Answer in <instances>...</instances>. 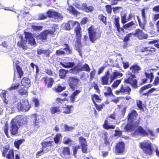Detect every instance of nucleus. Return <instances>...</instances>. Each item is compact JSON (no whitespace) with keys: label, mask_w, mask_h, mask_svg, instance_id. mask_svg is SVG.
Wrapping results in <instances>:
<instances>
[{"label":"nucleus","mask_w":159,"mask_h":159,"mask_svg":"<svg viewBox=\"0 0 159 159\" xmlns=\"http://www.w3.org/2000/svg\"><path fill=\"white\" fill-rule=\"evenodd\" d=\"M27 122L26 120L21 121V120H20L17 117L12 119L10 122V132L11 135H16L19 133L20 128L25 125Z\"/></svg>","instance_id":"nucleus-1"},{"label":"nucleus","mask_w":159,"mask_h":159,"mask_svg":"<svg viewBox=\"0 0 159 159\" xmlns=\"http://www.w3.org/2000/svg\"><path fill=\"white\" fill-rule=\"evenodd\" d=\"M70 23L72 28L76 25V27L74 28V31L75 34L76 42L80 45L81 44V39L82 38V28L80 26V23L77 21H74L72 20H69Z\"/></svg>","instance_id":"nucleus-2"},{"label":"nucleus","mask_w":159,"mask_h":159,"mask_svg":"<svg viewBox=\"0 0 159 159\" xmlns=\"http://www.w3.org/2000/svg\"><path fill=\"white\" fill-rule=\"evenodd\" d=\"M87 30L89 40L92 43H95L96 40L101 38L102 31L99 30L97 31L93 25H91L88 28Z\"/></svg>","instance_id":"nucleus-3"},{"label":"nucleus","mask_w":159,"mask_h":159,"mask_svg":"<svg viewBox=\"0 0 159 159\" xmlns=\"http://www.w3.org/2000/svg\"><path fill=\"white\" fill-rule=\"evenodd\" d=\"M122 73L116 70L112 73V75L110 76V78L104 76H102L100 78L101 84L103 85H109L118 76L122 77Z\"/></svg>","instance_id":"nucleus-4"},{"label":"nucleus","mask_w":159,"mask_h":159,"mask_svg":"<svg viewBox=\"0 0 159 159\" xmlns=\"http://www.w3.org/2000/svg\"><path fill=\"white\" fill-rule=\"evenodd\" d=\"M126 78L124 80V83L129 84L134 89L138 88V81L135 79V75L132 74L130 71H128L126 73Z\"/></svg>","instance_id":"nucleus-5"},{"label":"nucleus","mask_w":159,"mask_h":159,"mask_svg":"<svg viewBox=\"0 0 159 159\" xmlns=\"http://www.w3.org/2000/svg\"><path fill=\"white\" fill-rule=\"evenodd\" d=\"M139 147L146 155H151L152 154L153 147L151 142L144 141L139 143Z\"/></svg>","instance_id":"nucleus-6"},{"label":"nucleus","mask_w":159,"mask_h":159,"mask_svg":"<svg viewBox=\"0 0 159 159\" xmlns=\"http://www.w3.org/2000/svg\"><path fill=\"white\" fill-rule=\"evenodd\" d=\"M16 108L19 111H27L30 109V106L27 100L24 99L17 103Z\"/></svg>","instance_id":"nucleus-7"},{"label":"nucleus","mask_w":159,"mask_h":159,"mask_svg":"<svg viewBox=\"0 0 159 159\" xmlns=\"http://www.w3.org/2000/svg\"><path fill=\"white\" fill-rule=\"evenodd\" d=\"M2 156L7 159H14V150L10 149V145L3 148L2 152Z\"/></svg>","instance_id":"nucleus-8"},{"label":"nucleus","mask_w":159,"mask_h":159,"mask_svg":"<svg viewBox=\"0 0 159 159\" xmlns=\"http://www.w3.org/2000/svg\"><path fill=\"white\" fill-rule=\"evenodd\" d=\"M125 146L123 141L118 142L116 144L114 152L116 155H123L125 153Z\"/></svg>","instance_id":"nucleus-9"},{"label":"nucleus","mask_w":159,"mask_h":159,"mask_svg":"<svg viewBox=\"0 0 159 159\" xmlns=\"http://www.w3.org/2000/svg\"><path fill=\"white\" fill-rule=\"evenodd\" d=\"M156 49L152 46H143L140 49V52L144 54V56H152L155 54Z\"/></svg>","instance_id":"nucleus-10"},{"label":"nucleus","mask_w":159,"mask_h":159,"mask_svg":"<svg viewBox=\"0 0 159 159\" xmlns=\"http://www.w3.org/2000/svg\"><path fill=\"white\" fill-rule=\"evenodd\" d=\"M131 91V89L128 85L124 84L121 85L120 89L115 91L116 94L118 95L121 93L123 94L130 95Z\"/></svg>","instance_id":"nucleus-11"},{"label":"nucleus","mask_w":159,"mask_h":159,"mask_svg":"<svg viewBox=\"0 0 159 159\" xmlns=\"http://www.w3.org/2000/svg\"><path fill=\"white\" fill-rule=\"evenodd\" d=\"M141 15L143 18V22H141V20L138 16H137V18L138 22L139 27L142 29L145 30V27L146 25L147 21L146 20V16L145 12V9L143 8L141 10Z\"/></svg>","instance_id":"nucleus-12"},{"label":"nucleus","mask_w":159,"mask_h":159,"mask_svg":"<svg viewBox=\"0 0 159 159\" xmlns=\"http://www.w3.org/2000/svg\"><path fill=\"white\" fill-rule=\"evenodd\" d=\"M42 79L45 86L48 88H52L55 83V80L53 78L48 76L43 77Z\"/></svg>","instance_id":"nucleus-13"},{"label":"nucleus","mask_w":159,"mask_h":159,"mask_svg":"<svg viewBox=\"0 0 159 159\" xmlns=\"http://www.w3.org/2000/svg\"><path fill=\"white\" fill-rule=\"evenodd\" d=\"M133 34L134 36L139 40L146 39L148 37V35L144 33L142 30L139 28L136 29Z\"/></svg>","instance_id":"nucleus-14"},{"label":"nucleus","mask_w":159,"mask_h":159,"mask_svg":"<svg viewBox=\"0 0 159 159\" xmlns=\"http://www.w3.org/2000/svg\"><path fill=\"white\" fill-rule=\"evenodd\" d=\"M46 14L48 17L49 18H53L58 20L62 19L63 18L60 13L52 10H49L46 12Z\"/></svg>","instance_id":"nucleus-15"},{"label":"nucleus","mask_w":159,"mask_h":159,"mask_svg":"<svg viewBox=\"0 0 159 159\" xmlns=\"http://www.w3.org/2000/svg\"><path fill=\"white\" fill-rule=\"evenodd\" d=\"M80 81L79 79L76 77L73 76H70L68 79V84L70 88L74 90L77 86V85L75 83H78Z\"/></svg>","instance_id":"nucleus-16"},{"label":"nucleus","mask_w":159,"mask_h":159,"mask_svg":"<svg viewBox=\"0 0 159 159\" xmlns=\"http://www.w3.org/2000/svg\"><path fill=\"white\" fill-rule=\"evenodd\" d=\"M79 141L81 147V150L83 153H87L88 150V145L86 139L83 137H80L79 138Z\"/></svg>","instance_id":"nucleus-17"},{"label":"nucleus","mask_w":159,"mask_h":159,"mask_svg":"<svg viewBox=\"0 0 159 159\" xmlns=\"http://www.w3.org/2000/svg\"><path fill=\"white\" fill-rule=\"evenodd\" d=\"M52 143L53 141H51L42 142L41 143L42 146V148L46 152H48L51 150V148L52 146Z\"/></svg>","instance_id":"nucleus-18"},{"label":"nucleus","mask_w":159,"mask_h":159,"mask_svg":"<svg viewBox=\"0 0 159 159\" xmlns=\"http://www.w3.org/2000/svg\"><path fill=\"white\" fill-rule=\"evenodd\" d=\"M15 66L16 69V70H15L14 66V77L13 80V82L15 80L16 72V71L17 73L18 77L20 78L23 76L24 74V72L23 71L22 68L17 64H16L15 65Z\"/></svg>","instance_id":"nucleus-19"},{"label":"nucleus","mask_w":159,"mask_h":159,"mask_svg":"<svg viewBox=\"0 0 159 159\" xmlns=\"http://www.w3.org/2000/svg\"><path fill=\"white\" fill-rule=\"evenodd\" d=\"M134 133L143 137L148 135V132L141 126H139L135 130Z\"/></svg>","instance_id":"nucleus-20"},{"label":"nucleus","mask_w":159,"mask_h":159,"mask_svg":"<svg viewBox=\"0 0 159 159\" xmlns=\"http://www.w3.org/2000/svg\"><path fill=\"white\" fill-rule=\"evenodd\" d=\"M138 113L135 110H132L131 112L129 113L127 116L128 122L132 123L133 122L134 120L138 116Z\"/></svg>","instance_id":"nucleus-21"},{"label":"nucleus","mask_w":159,"mask_h":159,"mask_svg":"<svg viewBox=\"0 0 159 159\" xmlns=\"http://www.w3.org/2000/svg\"><path fill=\"white\" fill-rule=\"evenodd\" d=\"M25 38L26 40L29 42V43L31 45H34L35 44L34 39L33 37L32 34L28 32H25Z\"/></svg>","instance_id":"nucleus-22"},{"label":"nucleus","mask_w":159,"mask_h":159,"mask_svg":"<svg viewBox=\"0 0 159 159\" xmlns=\"http://www.w3.org/2000/svg\"><path fill=\"white\" fill-rule=\"evenodd\" d=\"M129 69L131 71L130 72L134 75L138 74L141 69L140 67L137 64L132 65Z\"/></svg>","instance_id":"nucleus-23"},{"label":"nucleus","mask_w":159,"mask_h":159,"mask_svg":"<svg viewBox=\"0 0 159 159\" xmlns=\"http://www.w3.org/2000/svg\"><path fill=\"white\" fill-rule=\"evenodd\" d=\"M31 116L33 117L34 119L33 122V126L36 128L39 127L40 125L41 121L40 119L38 118V115L37 113H35L31 115Z\"/></svg>","instance_id":"nucleus-24"},{"label":"nucleus","mask_w":159,"mask_h":159,"mask_svg":"<svg viewBox=\"0 0 159 159\" xmlns=\"http://www.w3.org/2000/svg\"><path fill=\"white\" fill-rule=\"evenodd\" d=\"M81 90L76 89L74 92L69 96L70 101L71 103H74L75 101V99L76 97L80 93Z\"/></svg>","instance_id":"nucleus-25"},{"label":"nucleus","mask_w":159,"mask_h":159,"mask_svg":"<svg viewBox=\"0 0 159 159\" xmlns=\"http://www.w3.org/2000/svg\"><path fill=\"white\" fill-rule=\"evenodd\" d=\"M66 88V86H61L60 84H58L53 88L52 90L54 92L56 93H59L65 90Z\"/></svg>","instance_id":"nucleus-26"},{"label":"nucleus","mask_w":159,"mask_h":159,"mask_svg":"<svg viewBox=\"0 0 159 159\" xmlns=\"http://www.w3.org/2000/svg\"><path fill=\"white\" fill-rule=\"evenodd\" d=\"M103 128L106 129L108 130L110 129H115L116 126L112 125H109L108 121V120L106 118L104 121V123L102 125Z\"/></svg>","instance_id":"nucleus-27"},{"label":"nucleus","mask_w":159,"mask_h":159,"mask_svg":"<svg viewBox=\"0 0 159 159\" xmlns=\"http://www.w3.org/2000/svg\"><path fill=\"white\" fill-rule=\"evenodd\" d=\"M30 80L28 77H24L21 81L22 85L28 88L30 86Z\"/></svg>","instance_id":"nucleus-28"},{"label":"nucleus","mask_w":159,"mask_h":159,"mask_svg":"<svg viewBox=\"0 0 159 159\" xmlns=\"http://www.w3.org/2000/svg\"><path fill=\"white\" fill-rule=\"evenodd\" d=\"M68 70L61 69L59 70V76L61 79H64L66 77V75L68 73Z\"/></svg>","instance_id":"nucleus-29"},{"label":"nucleus","mask_w":159,"mask_h":159,"mask_svg":"<svg viewBox=\"0 0 159 159\" xmlns=\"http://www.w3.org/2000/svg\"><path fill=\"white\" fill-rule=\"evenodd\" d=\"M60 64L62 67L66 68H72L74 67L75 64L74 62H69L65 63L62 62H60Z\"/></svg>","instance_id":"nucleus-30"},{"label":"nucleus","mask_w":159,"mask_h":159,"mask_svg":"<svg viewBox=\"0 0 159 159\" xmlns=\"http://www.w3.org/2000/svg\"><path fill=\"white\" fill-rule=\"evenodd\" d=\"M28 88L25 86H23V87H21L18 90V93L20 95H27L28 94Z\"/></svg>","instance_id":"nucleus-31"},{"label":"nucleus","mask_w":159,"mask_h":159,"mask_svg":"<svg viewBox=\"0 0 159 159\" xmlns=\"http://www.w3.org/2000/svg\"><path fill=\"white\" fill-rule=\"evenodd\" d=\"M62 137L61 134L58 133L54 136L53 140L55 143L57 144H60L61 143V139Z\"/></svg>","instance_id":"nucleus-32"},{"label":"nucleus","mask_w":159,"mask_h":159,"mask_svg":"<svg viewBox=\"0 0 159 159\" xmlns=\"http://www.w3.org/2000/svg\"><path fill=\"white\" fill-rule=\"evenodd\" d=\"M114 24L116 27L117 30L119 32H120V18L118 16L114 19Z\"/></svg>","instance_id":"nucleus-33"},{"label":"nucleus","mask_w":159,"mask_h":159,"mask_svg":"<svg viewBox=\"0 0 159 159\" xmlns=\"http://www.w3.org/2000/svg\"><path fill=\"white\" fill-rule=\"evenodd\" d=\"M82 7L83 9L87 12L92 11L94 9V7L92 6H87L86 3H84L82 5Z\"/></svg>","instance_id":"nucleus-34"},{"label":"nucleus","mask_w":159,"mask_h":159,"mask_svg":"<svg viewBox=\"0 0 159 159\" xmlns=\"http://www.w3.org/2000/svg\"><path fill=\"white\" fill-rule=\"evenodd\" d=\"M104 88L106 89L107 91L104 93V95L105 97L111 96H115L112 93V90L110 87L105 86Z\"/></svg>","instance_id":"nucleus-35"},{"label":"nucleus","mask_w":159,"mask_h":159,"mask_svg":"<svg viewBox=\"0 0 159 159\" xmlns=\"http://www.w3.org/2000/svg\"><path fill=\"white\" fill-rule=\"evenodd\" d=\"M50 111L52 114L59 113L61 111L59 106H55L51 107L50 108Z\"/></svg>","instance_id":"nucleus-36"},{"label":"nucleus","mask_w":159,"mask_h":159,"mask_svg":"<svg viewBox=\"0 0 159 159\" xmlns=\"http://www.w3.org/2000/svg\"><path fill=\"white\" fill-rule=\"evenodd\" d=\"M61 45L63 46L66 47L63 48V50L66 52L67 54H71L72 53V49L70 48L69 45L68 44L65 43L62 44Z\"/></svg>","instance_id":"nucleus-37"},{"label":"nucleus","mask_w":159,"mask_h":159,"mask_svg":"<svg viewBox=\"0 0 159 159\" xmlns=\"http://www.w3.org/2000/svg\"><path fill=\"white\" fill-rule=\"evenodd\" d=\"M98 19L99 20L102 21L105 25H107V18L103 14H99L98 16Z\"/></svg>","instance_id":"nucleus-38"},{"label":"nucleus","mask_w":159,"mask_h":159,"mask_svg":"<svg viewBox=\"0 0 159 159\" xmlns=\"http://www.w3.org/2000/svg\"><path fill=\"white\" fill-rule=\"evenodd\" d=\"M25 141V139H20L14 142V145L17 149H20V146Z\"/></svg>","instance_id":"nucleus-39"},{"label":"nucleus","mask_w":159,"mask_h":159,"mask_svg":"<svg viewBox=\"0 0 159 159\" xmlns=\"http://www.w3.org/2000/svg\"><path fill=\"white\" fill-rule=\"evenodd\" d=\"M103 134L104 136V144L108 146H110V142L108 139V135L107 132L105 131L103 133Z\"/></svg>","instance_id":"nucleus-40"},{"label":"nucleus","mask_w":159,"mask_h":159,"mask_svg":"<svg viewBox=\"0 0 159 159\" xmlns=\"http://www.w3.org/2000/svg\"><path fill=\"white\" fill-rule=\"evenodd\" d=\"M17 44L20 48H22L23 49H26V47L25 46L26 44V41L25 40H20L17 43Z\"/></svg>","instance_id":"nucleus-41"},{"label":"nucleus","mask_w":159,"mask_h":159,"mask_svg":"<svg viewBox=\"0 0 159 159\" xmlns=\"http://www.w3.org/2000/svg\"><path fill=\"white\" fill-rule=\"evenodd\" d=\"M20 84L19 83L16 84H12L11 86L8 89L9 91L17 90L18 89L20 86Z\"/></svg>","instance_id":"nucleus-42"},{"label":"nucleus","mask_w":159,"mask_h":159,"mask_svg":"<svg viewBox=\"0 0 159 159\" xmlns=\"http://www.w3.org/2000/svg\"><path fill=\"white\" fill-rule=\"evenodd\" d=\"M68 10L72 14L74 15H77L79 14L78 11L75 9L74 7L72 6H70L68 8Z\"/></svg>","instance_id":"nucleus-43"},{"label":"nucleus","mask_w":159,"mask_h":159,"mask_svg":"<svg viewBox=\"0 0 159 159\" xmlns=\"http://www.w3.org/2000/svg\"><path fill=\"white\" fill-rule=\"evenodd\" d=\"M69 71L74 75H76L80 72V68L77 66H75L73 68L70 69Z\"/></svg>","instance_id":"nucleus-44"},{"label":"nucleus","mask_w":159,"mask_h":159,"mask_svg":"<svg viewBox=\"0 0 159 159\" xmlns=\"http://www.w3.org/2000/svg\"><path fill=\"white\" fill-rule=\"evenodd\" d=\"M80 71H83L89 72L90 70V68L89 65L87 63H85L82 67L80 68Z\"/></svg>","instance_id":"nucleus-45"},{"label":"nucleus","mask_w":159,"mask_h":159,"mask_svg":"<svg viewBox=\"0 0 159 159\" xmlns=\"http://www.w3.org/2000/svg\"><path fill=\"white\" fill-rule=\"evenodd\" d=\"M61 154L64 156L69 155L70 154L69 148L67 147L64 148L62 149Z\"/></svg>","instance_id":"nucleus-46"},{"label":"nucleus","mask_w":159,"mask_h":159,"mask_svg":"<svg viewBox=\"0 0 159 159\" xmlns=\"http://www.w3.org/2000/svg\"><path fill=\"white\" fill-rule=\"evenodd\" d=\"M73 106L72 105L68 106L67 105L66 107H63L64 111L63 113L64 114H70L71 112V108H72Z\"/></svg>","instance_id":"nucleus-47"},{"label":"nucleus","mask_w":159,"mask_h":159,"mask_svg":"<svg viewBox=\"0 0 159 159\" xmlns=\"http://www.w3.org/2000/svg\"><path fill=\"white\" fill-rule=\"evenodd\" d=\"M93 104L96 109L99 111H101L105 106V104L104 103H102L100 105H98L95 102H93Z\"/></svg>","instance_id":"nucleus-48"},{"label":"nucleus","mask_w":159,"mask_h":159,"mask_svg":"<svg viewBox=\"0 0 159 159\" xmlns=\"http://www.w3.org/2000/svg\"><path fill=\"white\" fill-rule=\"evenodd\" d=\"M91 98L93 103V102H95V101L98 102H100L102 100V99L100 98L99 96L96 94L92 95Z\"/></svg>","instance_id":"nucleus-49"},{"label":"nucleus","mask_w":159,"mask_h":159,"mask_svg":"<svg viewBox=\"0 0 159 159\" xmlns=\"http://www.w3.org/2000/svg\"><path fill=\"white\" fill-rule=\"evenodd\" d=\"M152 86V85L151 84H148L146 85H144L142 87L139 91V92L140 94L143 93V91L144 90H146L148 89L151 88Z\"/></svg>","instance_id":"nucleus-50"},{"label":"nucleus","mask_w":159,"mask_h":159,"mask_svg":"<svg viewBox=\"0 0 159 159\" xmlns=\"http://www.w3.org/2000/svg\"><path fill=\"white\" fill-rule=\"evenodd\" d=\"M159 42V40L158 39H155L151 41L148 42V43L149 44H154V46L158 49H159V43H157Z\"/></svg>","instance_id":"nucleus-51"},{"label":"nucleus","mask_w":159,"mask_h":159,"mask_svg":"<svg viewBox=\"0 0 159 159\" xmlns=\"http://www.w3.org/2000/svg\"><path fill=\"white\" fill-rule=\"evenodd\" d=\"M156 90V89L154 88H152L151 89H150L146 93H143L140 94L142 95V96H146L147 97H148L151 93L153 92L154 91Z\"/></svg>","instance_id":"nucleus-52"},{"label":"nucleus","mask_w":159,"mask_h":159,"mask_svg":"<svg viewBox=\"0 0 159 159\" xmlns=\"http://www.w3.org/2000/svg\"><path fill=\"white\" fill-rule=\"evenodd\" d=\"M125 131L131 132L134 129L132 125L127 124L125 127Z\"/></svg>","instance_id":"nucleus-53"},{"label":"nucleus","mask_w":159,"mask_h":159,"mask_svg":"<svg viewBox=\"0 0 159 159\" xmlns=\"http://www.w3.org/2000/svg\"><path fill=\"white\" fill-rule=\"evenodd\" d=\"M122 79L116 80L111 85V87L113 89L116 88L119 85Z\"/></svg>","instance_id":"nucleus-54"},{"label":"nucleus","mask_w":159,"mask_h":159,"mask_svg":"<svg viewBox=\"0 0 159 159\" xmlns=\"http://www.w3.org/2000/svg\"><path fill=\"white\" fill-rule=\"evenodd\" d=\"M93 85L92 86L90 89H91L93 87L94 89L96 91V92L98 94L100 93V91L98 87V83L96 82H93Z\"/></svg>","instance_id":"nucleus-55"},{"label":"nucleus","mask_w":159,"mask_h":159,"mask_svg":"<svg viewBox=\"0 0 159 159\" xmlns=\"http://www.w3.org/2000/svg\"><path fill=\"white\" fill-rule=\"evenodd\" d=\"M135 25V24L134 23L133 21H132L127 23L125 24L123 26V27L125 29H127L131 26Z\"/></svg>","instance_id":"nucleus-56"},{"label":"nucleus","mask_w":159,"mask_h":159,"mask_svg":"<svg viewBox=\"0 0 159 159\" xmlns=\"http://www.w3.org/2000/svg\"><path fill=\"white\" fill-rule=\"evenodd\" d=\"M134 36L133 33H130L127 34L124 38L123 41L124 42H127L130 40V38Z\"/></svg>","instance_id":"nucleus-57"},{"label":"nucleus","mask_w":159,"mask_h":159,"mask_svg":"<svg viewBox=\"0 0 159 159\" xmlns=\"http://www.w3.org/2000/svg\"><path fill=\"white\" fill-rule=\"evenodd\" d=\"M145 74L146 77H147V79H149L150 82H151L152 81V79L154 77L153 73L152 72H151L150 73H148L145 72Z\"/></svg>","instance_id":"nucleus-58"},{"label":"nucleus","mask_w":159,"mask_h":159,"mask_svg":"<svg viewBox=\"0 0 159 159\" xmlns=\"http://www.w3.org/2000/svg\"><path fill=\"white\" fill-rule=\"evenodd\" d=\"M8 125L7 123H5V125L4 127L3 128V130L5 134L7 136L8 138H9V136L8 134Z\"/></svg>","instance_id":"nucleus-59"},{"label":"nucleus","mask_w":159,"mask_h":159,"mask_svg":"<svg viewBox=\"0 0 159 159\" xmlns=\"http://www.w3.org/2000/svg\"><path fill=\"white\" fill-rule=\"evenodd\" d=\"M127 14L124 13L121 15V22L122 24H125L128 22L127 19H126Z\"/></svg>","instance_id":"nucleus-60"},{"label":"nucleus","mask_w":159,"mask_h":159,"mask_svg":"<svg viewBox=\"0 0 159 159\" xmlns=\"http://www.w3.org/2000/svg\"><path fill=\"white\" fill-rule=\"evenodd\" d=\"M64 30H66L69 31L71 29V26L70 25L69 20L66 23L64 24Z\"/></svg>","instance_id":"nucleus-61"},{"label":"nucleus","mask_w":159,"mask_h":159,"mask_svg":"<svg viewBox=\"0 0 159 159\" xmlns=\"http://www.w3.org/2000/svg\"><path fill=\"white\" fill-rule=\"evenodd\" d=\"M47 36V34L45 31L42 32L40 35V39L42 40H46Z\"/></svg>","instance_id":"nucleus-62"},{"label":"nucleus","mask_w":159,"mask_h":159,"mask_svg":"<svg viewBox=\"0 0 159 159\" xmlns=\"http://www.w3.org/2000/svg\"><path fill=\"white\" fill-rule=\"evenodd\" d=\"M96 71L95 70L93 69L89 73L90 80H93Z\"/></svg>","instance_id":"nucleus-63"},{"label":"nucleus","mask_w":159,"mask_h":159,"mask_svg":"<svg viewBox=\"0 0 159 159\" xmlns=\"http://www.w3.org/2000/svg\"><path fill=\"white\" fill-rule=\"evenodd\" d=\"M136 105L137 107L140 110H143V107L142 105V102L141 100H139L137 101Z\"/></svg>","instance_id":"nucleus-64"}]
</instances>
